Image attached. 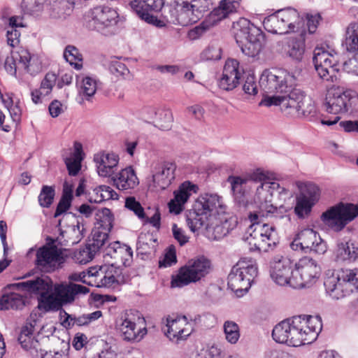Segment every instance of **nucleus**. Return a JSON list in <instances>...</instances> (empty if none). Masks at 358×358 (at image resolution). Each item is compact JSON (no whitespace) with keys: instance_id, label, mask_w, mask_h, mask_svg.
Returning a JSON list of instances; mask_svg holds the SVG:
<instances>
[{"instance_id":"25","label":"nucleus","mask_w":358,"mask_h":358,"mask_svg":"<svg viewBox=\"0 0 358 358\" xmlns=\"http://www.w3.org/2000/svg\"><path fill=\"white\" fill-rule=\"evenodd\" d=\"M241 76L238 62L236 59H228L219 80V87L226 91L234 90L239 83Z\"/></svg>"},{"instance_id":"22","label":"nucleus","mask_w":358,"mask_h":358,"mask_svg":"<svg viewBox=\"0 0 358 358\" xmlns=\"http://www.w3.org/2000/svg\"><path fill=\"white\" fill-rule=\"evenodd\" d=\"M113 217L109 209L105 208L103 210V218L101 220L100 228L94 230L92 233V239L88 245L92 251L96 252L101 250L106 244L108 238V232L113 228Z\"/></svg>"},{"instance_id":"62","label":"nucleus","mask_w":358,"mask_h":358,"mask_svg":"<svg viewBox=\"0 0 358 358\" xmlns=\"http://www.w3.org/2000/svg\"><path fill=\"white\" fill-rule=\"evenodd\" d=\"M172 233L173 238L180 246H183L189 241V236L186 235L185 231L178 227L176 224H173L172 225Z\"/></svg>"},{"instance_id":"11","label":"nucleus","mask_w":358,"mask_h":358,"mask_svg":"<svg viewBox=\"0 0 358 358\" xmlns=\"http://www.w3.org/2000/svg\"><path fill=\"white\" fill-rule=\"evenodd\" d=\"M118 17L117 12L113 8L96 6L85 15V24L89 29L108 35L111 33L110 29L117 24Z\"/></svg>"},{"instance_id":"64","label":"nucleus","mask_w":358,"mask_h":358,"mask_svg":"<svg viewBox=\"0 0 358 358\" xmlns=\"http://www.w3.org/2000/svg\"><path fill=\"white\" fill-rule=\"evenodd\" d=\"M355 55L344 62V69L348 72L358 76V51L355 52Z\"/></svg>"},{"instance_id":"16","label":"nucleus","mask_w":358,"mask_h":358,"mask_svg":"<svg viewBox=\"0 0 358 358\" xmlns=\"http://www.w3.org/2000/svg\"><path fill=\"white\" fill-rule=\"evenodd\" d=\"M299 194L296 196L294 208L296 214L301 218L308 215L313 206L318 201L320 196L319 187L314 183H300L298 185Z\"/></svg>"},{"instance_id":"14","label":"nucleus","mask_w":358,"mask_h":358,"mask_svg":"<svg viewBox=\"0 0 358 358\" xmlns=\"http://www.w3.org/2000/svg\"><path fill=\"white\" fill-rule=\"evenodd\" d=\"M294 250H301L306 253L313 252L319 255L326 252V243L321 238L319 234L312 229H303L300 231L291 243Z\"/></svg>"},{"instance_id":"57","label":"nucleus","mask_w":358,"mask_h":358,"mask_svg":"<svg viewBox=\"0 0 358 358\" xmlns=\"http://www.w3.org/2000/svg\"><path fill=\"white\" fill-rule=\"evenodd\" d=\"M57 80V76L55 73L49 72L46 73L44 79L42 80L41 84V90L43 92L44 96H48L52 92V87Z\"/></svg>"},{"instance_id":"59","label":"nucleus","mask_w":358,"mask_h":358,"mask_svg":"<svg viewBox=\"0 0 358 358\" xmlns=\"http://www.w3.org/2000/svg\"><path fill=\"white\" fill-rule=\"evenodd\" d=\"M35 311V310H33L24 324L21 327L19 334L34 335L37 320V313Z\"/></svg>"},{"instance_id":"4","label":"nucleus","mask_w":358,"mask_h":358,"mask_svg":"<svg viewBox=\"0 0 358 358\" xmlns=\"http://www.w3.org/2000/svg\"><path fill=\"white\" fill-rule=\"evenodd\" d=\"M225 206L215 194H201L195 201L187 216V224L193 232L205 225L213 224L212 220L224 213Z\"/></svg>"},{"instance_id":"20","label":"nucleus","mask_w":358,"mask_h":358,"mask_svg":"<svg viewBox=\"0 0 358 358\" xmlns=\"http://www.w3.org/2000/svg\"><path fill=\"white\" fill-rule=\"evenodd\" d=\"M293 263L287 257L275 256L270 262V275L278 285L291 287L294 270Z\"/></svg>"},{"instance_id":"33","label":"nucleus","mask_w":358,"mask_h":358,"mask_svg":"<svg viewBox=\"0 0 358 358\" xmlns=\"http://www.w3.org/2000/svg\"><path fill=\"white\" fill-rule=\"evenodd\" d=\"M114 185L120 190H128L136 187L139 182L134 171L129 166L122 169L115 176L112 177Z\"/></svg>"},{"instance_id":"37","label":"nucleus","mask_w":358,"mask_h":358,"mask_svg":"<svg viewBox=\"0 0 358 358\" xmlns=\"http://www.w3.org/2000/svg\"><path fill=\"white\" fill-rule=\"evenodd\" d=\"M358 257V247L351 243H342L338 244L336 251L338 261L354 262Z\"/></svg>"},{"instance_id":"38","label":"nucleus","mask_w":358,"mask_h":358,"mask_svg":"<svg viewBox=\"0 0 358 358\" xmlns=\"http://www.w3.org/2000/svg\"><path fill=\"white\" fill-rule=\"evenodd\" d=\"M344 45L348 52H358V22H352L347 27Z\"/></svg>"},{"instance_id":"50","label":"nucleus","mask_w":358,"mask_h":358,"mask_svg":"<svg viewBox=\"0 0 358 358\" xmlns=\"http://www.w3.org/2000/svg\"><path fill=\"white\" fill-rule=\"evenodd\" d=\"M301 99L298 106V115L308 117L315 113V107L312 99L310 97L306 96L304 94H303Z\"/></svg>"},{"instance_id":"39","label":"nucleus","mask_w":358,"mask_h":358,"mask_svg":"<svg viewBox=\"0 0 358 358\" xmlns=\"http://www.w3.org/2000/svg\"><path fill=\"white\" fill-rule=\"evenodd\" d=\"M251 23L249 20L245 17H241L233 22L232 32L239 47L243 43L245 42V33L249 31L248 29Z\"/></svg>"},{"instance_id":"40","label":"nucleus","mask_w":358,"mask_h":358,"mask_svg":"<svg viewBox=\"0 0 358 358\" xmlns=\"http://www.w3.org/2000/svg\"><path fill=\"white\" fill-rule=\"evenodd\" d=\"M288 46L289 56L295 61H301L305 52V41L302 36L290 38Z\"/></svg>"},{"instance_id":"26","label":"nucleus","mask_w":358,"mask_h":358,"mask_svg":"<svg viewBox=\"0 0 358 358\" xmlns=\"http://www.w3.org/2000/svg\"><path fill=\"white\" fill-rule=\"evenodd\" d=\"M249 31L245 33V42L241 45L240 48L245 55L254 57L262 50V40L264 38L262 31L251 23Z\"/></svg>"},{"instance_id":"10","label":"nucleus","mask_w":358,"mask_h":358,"mask_svg":"<svg viewBox=\"0 0 358 358\" xmlns=\"http://www.w3.org/2000/svg\"><path fill=\"white\" fill-rule=\"evenodd\" d=\"M257 273V267L252 261H239L228 275V287L236 293L247 292Z\"/></svg>"},{"instance_id":"30","label":"nucleus","mask_w":358,"mask_h":358,"mask_svg":"<svg viewBox=\"0 0 358 358\" xmlns=\"http://www.w3.org/2000/svg\"><path fill=\"white\" fill-rule=\"evenodd\" d=\"M98 174L101 177H110L118 164L119 157L114 153L100 152L94 155Z\"/></svg>"},{"instance_id":"58","label":"nucleus","mask_w":358,"mask_h":358,"mask_svg":"<svg viewBox=\"0 0 358 358\" xmlns=\"http://www.w3.org/2000/svg\"><path fill=\"white\" fill-rule=\"evenodd\" d=\"M264 94L266 92H264ZM270 93H266V94H269ZM273 95H266L260 101V106H265L267 107H270L271 106H279L282 109V95L283 94H275L271 93Z\"/></svg>"},{"instance_id":"32","label":"nucleus","mask_w":358,"mask_h":358,"mask_svg":"<svg viewBox=\"0 0 358 358\" xmlns=\"http://www.w3.org/2000/svg\"><path fill=\"white\" fill-rule=\"evenodd\" d=\"M54 291L62 306L64 303L73 301L76 294H85L88 293L90 290L87 287L82 285L71 284L69 285H57Z\"/></svg>"},{"instance_id":"46","label":"nucleus","mask_w":358,"mask_h":358,"mask_svg":"<svg viewBox=\"0 0 358 358\" xmlns=\"http://www.w3.org/2000/svg\"><path fill=\"white\" fill-rule=\"evenodd\" d=\"M280 21L278 13L275 12L264 18L263 25L264 29L268 32L278 34H285L284 33L283 28L282 27V23Z\"/></svg>"},{"instance_id":"52","label":"nucleus","mask_w":358,"mask_h":358,"mask_svg":"<svg viewBox=\"0 0 358 358\" xmlns=\"http://www.w3.org/2000/svg\"><path fill=\"white\" fill-rule=\"evenodd\" d=\"M18 341L21 346L26 350H31V354L34 355V352H38V346L39 343L37 340L34 339V335L29 334H19Z\"/></svg>"},{"instance_id":"12","label":"nucleus","mask_w":358,"mask_h":358,"mask_svg":"<svg viewBox=\"0 0 358 358\" xmlns=\"http://www.w3.org/2000/svg\"><path fill=\"white\" fill-rule=\"evenodd\" d=\"M294 274L291 287L301 289L310 287L316 282L320 274V266L313 258L305 257L294 264Z\"/></svg>"},{"instance_id":"43","label":"nucleus","mask_w":358,"mask_h":358,"mask_svg":"<svg viewBox=\"0 0 358 358\" xmlns=\"http://www.w3.org/2000/svg\"><path fill=\"white\" fill-rule=\"evenodd\" d=\"M79 85V94L83 99L90 100L96 91V82L90 77H85L82 78L80 83L78 82Z\"/></svg>"},{"instance_id":"6","label":"nucleus","mask_w":358,"mask_h":358,"mask_svg":"<svg viewBox=\"0 0 358 358\" xmlns=\"http://www.w3.org/2000/svg\"><path fill=\"white\" fill-rule=\"evenodd\" d=\"M210 269L211 262L204 256L189 259L176 275L172 276L171 287H182L196 282L208 275Z\"/></svg>"},{"instance_id":"31","label":"nucleus","mask_w":358,"mask_h":358,"mask_svg":"<svg viewBox=\"0 0 358 358\" xmlns=\"http://www.w3.org/2000/svg\"><path fill=\"white\" fill-rule=\"evenodd\" d=\"M241 0H222L218 7L214 8L208 15L206 22L214 25L234 13L239 6Z\"/></svg>"},{"instance_id":"42","label":"nucleus","mask_w":358,"mask_h":358,"mask_svg":"<svg viewBox=\"0 0 358 358\" xmlns=\"http://www.w3.org/2000/svg\"><path fill=\"white\" fill-rule=\"evenodd\" d=\"M73 199L72 187H69L66 184L64 186L63 194L62 198L57 204L54 217H57L65 213L71 206Z\"/></svg>"},{"instance_id":"53","label":"nucleus","mask_w":358,"mask_h":358,"mask_svg":"<svg viewBox=\"0 0 358 358\" xmlns=\"http://www.w3.org/2000/svg\"><path fill=\"white\" fill-rule=\"evenodd\" d=\"M110 71L116 76H121L124 79H130L131 75L129 70L126 65L119 60H113L109 66Z\"/></svg>"},{"instance_id":"36","label":"nucleus","mask_w":358,"mask_h":358,"mask_svg":"<svg viewBox=\"0 0 358 358\" xmlns=\"http://www.w3.org/2000/svg\"><path fill=\"white\" fill-rule=\"evenodd\" d=\"M280 22L282 23L284 33L288 34L294 31L296 27L301 22V17L298 11L292 8H287L277 11Z\"/></svg>"},{"instance_id":"44","label":"nucleus","mask_w":358,"mask_h":358,"mask_svg":"<svg viewBox=\"0 0 358 358\" xmlns=\"http://www.w3.org/2000/svg\"><path fill=\"white\" fill-rule=\"evenodd\" d=\"M173 121V114L170 109L158 110V115L155 121V126L161 130H169Z\"/></svg>"},{"instance_id":"35","label":"nucleus","mask_w":358,"mask_h":358,"mask_svg":"<svg viewBox=\"0 0 358 358\" xmlns=\"http://www.w3.org/2000/svg\"><path fill=\"white\" fill-rule=\"evenodd\" d=\"M157 245V238L152 233H141L136 243V250L138 254L151 257L155 255Z\"/></svg>"},{"instance_id":"61","label":"nucleus","mask_w":358,"mask_h":358,"mask_svg":"<svg viewBox=\"0 0 358 358\" xmlns=\"http://www.w3.org/2000/svg\"><path fill=\"white\" fill-rule=\"evenodd\" d=\"M64 57L66 59V60L68 62H69L71 65L76 61L81 60V55L79 53L78 50L73 45L66 46L64 52Z\"/></svg>"},{"instance_id":"13","label":"nucleus","mask_w":358,"mask_h":358,"mask_svg":"<svg viewBox=\"0 0 358 358\" xmlns=\"http://www.w3.org/2000/svg\"><path fill=\"white\" fill-rule=\"evenodd\" d=\"M249 218L253 222L252 227H254V229L250 236L254 239L255 248L263 252H268L270 249H273L278 243L274 227L258 222L257 213H250Z\"/></svg>"},{"instance_id":"54","label":"nucleus","mask_w":358,"mask_h":358,"mask_svg":"<svg viewBox=\"0 0 358 358\" xmlns=\"http://www.w3.org/2000/svg\"><path fill=\"white\" fill-rule=\"evenodd\" d=\"M243 90L248 95L255 96L258 92L256 78L252 74H248L244 78Z\"/></svg>"},{"instance_id":"63","label":"nucleus","mask_w":358,"mask_h":358,"mask_svg":"<svg viewBox=\"0 0 358 358\" xmlns=\"http://www.w3.org/2000/svg\"><path fill=\"white\" fill-rule=\"evenodd\" d=\"M108 250V255L111 250H113L115 253H125L130 258H131L133 256L132 249L127 245H120V243L118 241L109 244Z\"/></svg>"},{"instance_id":"51","label":"nucleus","mask_w":358,"mask_h":358,"mask_svg":"<svg viewBox=\"0 0 358 358\" xmlns=\"http://www.w3.org/2000/svg\"><path fill=\"white\" fill-rule=\"evenodd\" d=\"M222 56V49L216 44L209 45L201 53V59L203 61L218 60Z\"/></svg>"},{"instance_id":"28","label":"nucleus","mask_w":358,"mask_h":358,"mask_svg":"<svg viewBox=\"0 0 358 358\" xmlns=\"http://www.w3.org/2000/svg\"><path fill=\"white\" fill-rule=\"evenodd\" d=\"M249 31L245 33V42L241 45L240 48L245 55L254 57L262 50V40L264 38L262 31L251 23Z\"/></svg>"},{"instance_id":"60","label":"nucleus","mask_w":358,"mask_h":358,"mask_svg":"<svg viewBox=\"0 0 358 358\" xmlns=\"http://www.w3.org/2000/svg\"><path fill=\"white\" fill-rule=\"evenodd\" d=\"M82 159H79L78 157H77V159L72 157L66 158L65 164L70 176H75L78 173L79 171L80 170V163Z\"/></svg>"},{"instance_id":"7","label":"nucleus","mask_w":358,"mask_h":358,"mask_svg":"<svg viewBox=\"0 0 358 358\" xmlns=\"http://www.w3.org/2000/svg\"><path fill=\"white\" fill-rule=\"evenodd\" d=\"M324 287L329 294L336 299L358 290V268L342 269L336 276L328 277Z\"/></svg>"},{"instance_id":"48","label":"nucleus","mask_w":358,"mask_h":358,"mask_svg":"<svg viewBox=\"0 0 358 358\" xmlns=\"http://www.w3.org/2000/svg\"><path fill=\"white\" fill-rule=\"evenodd\" d=\"M13 57H15L16 62L18 61L19 64H21L27 72L33 74L38 71V69L36 70L31 69V56L27 50H21Z\"/></svg>"},{"instance_id":"3","label":"nucleus","mask_w":358,"mask_h":358,"mask_svg":"<svg viewBox=\"0 0 358 358\" xmlns=\"http://www.w3.org/2000/svg\"><path fill=\"white\" fill-rule=\"evenodd\" d=\"M261 90L266 93L283 94L282 110L294 109L298 106L303 92L294 87L296 78L285 69H265L259 78Z\"/></svg>"},{"instance_id":"19","label":"nucleus","mask_w":358,"mask_h":358,"mask_svg":"<svg viewBox=\"0 0 358 358\" xmlns=\"http://www.w3.org/2000/svg\"><path fill=\"white\" fill-rule=\"evenodd\" d=\"M313 62L320 78L331 82H334L337 79L336 76V60L332 54L322 48H316L314 50Z\"/></svg>"},{"instance_id":"15","label":"nucleus","mask_w":358,"mask_h":358,"mask_svg":"<svg viewBox=\"0 0 358 358\" xmlns=\"http://www.w3.org/2000/svg\"><path fill=\"white\" fill-rule=\"evenodd\" d=\"M210 0H179V23L183 26L196 23L210 9Z\"/></svg>"},{"instance_id":"34","label":"nucleus","mask_w":358,"mask_h":358,"mask_svg":"<svg viewBox=\"0 0 358 358\" xmlns=\"http://www.w3.org/2000/svg\"><path fill=\"white\" fill-rule=\"evenodd\" d=\"M213 224L205 225L206 229L213 228L215 238H220L227 236L236 226V221L232 217H228L225 212L212 220Z\"/></svg>"},{"instance_id":"29","label":"nucleus","mask_w":358,"mask_h":358,"mask_svg":"<svg viewBox=\"0 0 358 358\" xmlns=\"http://www.w3.org/2000/svg\"><path fill=\"white\" fill-rule=\"evenodd\" d=\"M198 187L189 181L183 182L179 188L174 192V198L169 203L171 213L179 214L183 210V205L187 202L192 192H196Z\"/></svg>"},{"instance_id":"27","label":"nucleus","mask_w":358,"mask_h":358,"mask_svg":"<svg viewBox=\"0 0 358 358\" xmlns=\"http://www.w3.org/2000/svg\"><path fill=\"white\" fill-rule=\"evenodd\" d=\"M249 31L245 33V42L241 45L240 48L245 55L254 57L262 50V40L264 38L262 31L251 23Z\"/></svg>"},{"instance_id":"41","label":"nucleus","mask_w":358,"mask_h":358,"mask_svg":"<svg viewBox=\"0 0 358 358\" xmlns=\"http://www.w3.org/2000/svg\"><path fill=\"white\" fill-rule=\"evenodd\" d=\"M24 304L23 296L17 293H11L6 296H3L0 300L1 309L4 310L22 309L24 306Z\"/></svg>"},{"instance_id":"23","label":"nucleus","mask_w":358,"mask_h":358,"mask_svg":"<svg viewBox=\"0 0 358 358\" xmlns=\"http://www.w3.org/2000/svg\"><path fill=\"white\" fill-rule=\"evenodd\" d=\"M166 329H164L166 335L170 340L176 341L186 339L192 333L191 324L188 322L186 316H177L166 317Z\"/></svg>"},{"instance_id":"55","label":"nucleus","mask_w":358,"mask_h":358,"mask_svg":"<svg viewBox=\"0 0 358 358\" xmlns=\"http://www.w3.org/2000/svg\"><path fill=\"white\" fill-rule=\"evenodd\" d=\"M125 207L133 211L138 218L143 220L145 218L144 210L141 203L133 196L127 197L125 200Z\"/></svg>"},{"instance_id":"21","label":"nucleus","mask_w":358,"mask_h":358,"mask_svg":"<svg viewBox=\"0 0 358 358\" xmlns=\"http://www.w3.org/2000/svg\"><path fill=\"white\" fill-rule=\"evenodd\" d=\"M129 5L142 20L157 27L163 26V22L150 12L160 11L164 5V0H131Z\"/></svg>"},{"instance_id":"47","label":"nucleus","mask_w":358,"mask_h":358,"mask_svg":"<svg viewBox=\"0 0 358 358\" xmlns=\"http://www.w3.org/2000/svg\"><path fill=\"white\" fill-rule=\"evenodd\" d=\"M223 328L226 340L231 344L236 343L240 338L238 325L233 321H226Z\"/></svg>"},{"instance_id":"49","label":"nucleus","mask_w":358,"mask_h":358,"mask_svg":"<svg viewBox=\"0 0 358 358\" xmlns=\"http://www.w3.org/2000/svg\"><path fill=\"white\" fill-rule=\"evenodd\" d=\"M55 197V187L53 186L43 185L38 196V202L41 206L48 208L52 204Z\"/></svg>"},{"instance_id":"2","label":"nucleus","mask_w":358,"mask_h":358,"mask_svg":"<svg viewBox=\"0 0 358 358\" xmlns=\"http://www.w3.org/2000/svg\"><path fill=\"white\" fill-rule=\"evenodd\" d=\"M322 327L319 317L296 315L276 324L272 337L277 343L298 347L315 341Z\"/></svg>"},{"instance_id":"18","label":"nucleus","mask_w":358,"mask_h":358,"mask_svg":"<svg viewBox=\"0 0 358 358\" xmlns=\"http://www.w3.org/2000/svg\"><path fill=\"white\" fill-rule=\"evenodd\" d=\"M140 323H143V318L135 316L131 310L126 312L117 324L122 338L127 341H140L147 334L146 328L139 326Z\"/></svg>"},{"instance_id":"17","label":"nucleus","mask_w":358,"mask_h":358,"mask_svg":"<svg viewBox=\"0 0 358 358\" xmlns=\"http://www.w3.org/2000/svg\"><path fill=\"white\" fill-rule=\"evenodd\" d=\"M64 262L62 251L56 246L43 245L36 250L35 265L43 273H51Z\"/></svg>"},{"instance_id":"9","label":"nucleus","mask_w":358,"mask_h":358,"mask_svg":"<svg viewBox=\"0 0 358 358\" xmlns=\"http://www.w3.org/2000/svg\"><path fill=\"white\" fill-rule=\"evenodd\" d=\"M358 94L350 90H344L341 87L331 88L325 99L326 110L334 115L344 114L349 110H356Z\"/></svg>"},{"instance_id":"56","label":"nucleus","mask_w":358,"mask_h":358,"mask_svg":"<svg viewBox=\"0 0 358 358\" xmlns=\"http://www.w3.org/2000/svg\"><path fill=\"white\" fill-rule=\"evenodd\" d=\"M221 354V350L217 346H206L198 351L196 358H220Z\"/></svg>"},{"instance_id":"24","label":"nucleus","mask_w":358,"mask_h":358,"mask_svg":"<svg viewBox=\"0 0 358 358\" xmlns=\"http://www.w3.org/2000/svg\"><path fill=\"white\" fill-rule=\"evenodd\" d=\"M176 166L169 162H157L153 168L152 181L155 187L162 189L168 187L175 178Z\"/></svg>"},{"instance_id":"5","label":"nucleus","mask_w":358,"mask_h":358,"mask_svg":"<svg viewBox=\"0 0 358 358\" xmlns=\"http://www.w3.org/2000/svg\"><path fill=\"white\" fill-rule=\"evenodd\" d=\"M16 286L29 294H38V306L36 308L43 313L57 311L62 308V303L57 296L50 293L52 289V282L48 276L36 277L24 282H18Z\"/></svg>"},{"instance_id":"45","label":"nucleus","mask_w":358,"mask_h":358,"mask_svg":"<svg viewBox=\"0 0 358 358\" xmlns=\"http://www.w3.org/2000/svg\"><path fill=\"white\" fill-rule=\"evenodd\" d=\"M91 275H102L105 274L108 276L122 281L123 277L122 276V268L120 266H116L113 264H105L100 267L99 271L92 269L89 272Z\"/></svg>"},{"instance_id":"1","label":"nucleus","mask_w":358,"mask_h":358,"mask_svg":"<svg viewBox=\"0 0 358 358\" xmlns=\"http://www.w3.org/2000/svg\"><path fill=\"white\" fill-rule=\"evenodd\" d=\"M236 202L240 207L246 208L248 206L247 195L252 189H256L255 201L259 205V209L268 214H273L276 218L290 221L289 215L285 213L287 208L280 206L279 208L272 203L273 194L275 189L279 188V183L273 180L271 173L261 169L248 173L245 176H233L228 178Z\"/></svg>"},{"instance_id":"8","label":"nucleus","mask_w":358,"mask_h":358,"mask_svg":"<svg viewBox=\"0 0 358 358\" xmlns=\"http://www.w3.org/2000/svg\"><path fill=\"white\" fill-rule=\"evenodd\" d=\"M358 216V204L340 202L321 215L322 221L333 231L338 232Z\"/></svg>"}]
</instances>
